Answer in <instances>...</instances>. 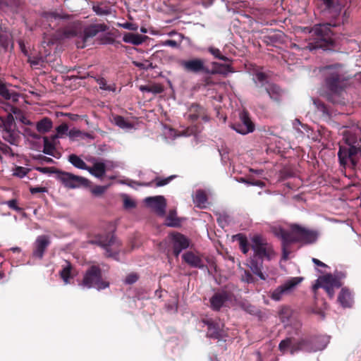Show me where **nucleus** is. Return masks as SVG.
Instances as JSON below:
<instances>
[{
  "label": "nucleus",
  "mask_w": 361,
  "mask_h": 361,
  "mask_svg": "<svg viewBox=\"0 0 361 361\" xmlns=\"http://www.w3.org/2000/svg\"><path fill=\"white\" fill-rule=\"evenodd\" d=\"M87 171L97 178H102L106 173V165L102 162H96L92 167L87 166Z\"/></svg>",
  "instance_id": "nucleus-27"
},
{
  "label": "nucleus",
  "mask_w": 361,
  "mask_h": 361,
  "mask_svg": "<svg viewBox=\"0 0 361 361\" xmlns=\"http://www.w3.org/2000/svg\"><path fill=\"white\" fill-rule=\"evenodd\" d=\"M305 341H308V346L312 348L311 350H305L306 352H316L317 350H322L324 349L329 343V338L324 336H312L309 338H305Z\"/></svg>",
  "instance_id": "nucleus-22"
},
{
  "label": "nucleus",
  "mask_w": 361,
  "mask_h": 361,
  "mask_svg": "<svg viewBox=\"0 0 361 361\" xmlns=\"http://www.w3.org/2000/svg\"><path fill=\"white\" fill-rule=\"evenodd\" d=\"M32 158L35 160L39 161L40 163H43V162H45V163H53L54 162V160L51 158L47 157L44 156L42 154L35 155V156H33Z\"/></svg>",
  "instance_id": "nucleus-52"
},
{
  "label": "nucleus",
  "mask_w": 361,
  "mask_h": 361,
  "mask_svg": "<svg viewBox=\"0 0 361 361\" xmlns=\"http://www.w3.org/2000/svg\"><path fill=\"white\" fill-rule=\"evenodd\" d=\"M102 44H114L116 48L119 47V46H122V44L118 41H116L114 38L109 37V36H105L103 38H102Z\"/></svg>",
  "instance_id": "nucleus-46"
},
{
  "label": "nucleus",
  "mask_w": 361,
  "mask_h": 361,
  "mask_svg": "<svg viewBox=\"0 0 361 361\" xmlns=\"http://www.w3.org/2000/svg\"><path fill=\"white\" fill-rule=\"evenodd\" d=\"M44 147H43V153L54 156V150L55 149L54 145L49 141L47 137H44Z\"/></svg>",
  "instance_id": "nucleus-39"
},
{
  "label": "nucleus",
  "mask_w": 361,
  "mask_h": 361,
  "mask_svg": "<svg viewBox=\"0 0 361 361\" xmlns=\"http://www.w3.org/2000/svg\"><path fill=\"white\" fill-rule=\"evenodd\" d=\"M183 260L190 267L202 269L207 268L201 256L192 251H188L182 255Z\"/></svg>",
  "instance_id": "nucleus-21"
},
{
  "label": "nucleus",
  "mask_w": 361,
  "mask_h": 361,
  "mask_svg": "<svg viewBox=\"0 0 361 361\" xmlns=\"http://www.w3.org/2000/svg\"><path fill=\"white\" fill-rule=\"evenodd\" d=\"M343 128L342 142L338 152L339 163L345 168L349 161L351 168L355 169L361 158V128L357 126Z\"/></svg>",
  "instance_id": "nucleus-2"
},
{
  "label": "nucleus",
  "mask_w": 361,
  "mask_h": 361,
  "mask_svg": "<svg viewBox=\"0 0 361 361\" xmlns=\"http://www.w3.org/2000/svg\"><path fill=\"white\" fill-rule=\"evenodd\" d=\"M280 316L282 318L285 317L288 318L289 316V309L286 307L281 309V310L280 311Z\"/></svg>",
  "instance_id": "nucleus-64"
},
{
  "label": "nucleus",
  "mask_w": 361,
  "mask_h": 361,
  "mask_svg": "<svg viewBox=\"0 0 361 361\" xmlns=\"http://www.w3.org/2000/svg\"><path fill=\"white\" fill-rule=\"evenodd\" d=\"M123 207L126 209H131L135 207V203L133 200L128 197H126L123 200Z\"/></svg>",
  "instance_id": "nucleus-59"
},
{
  "label": "nucleus",
  "mask_w": 361,
  "mask_h": 361,
  "mask_svg": "<svg viewBox=\"0 0 361 361\" xmlns=\"http://www.w3.org/2000/svg\"><path fill=\"white\" fill-rule=\"evenodd\" d=\"M202 322L207 326V336L214 339H220L222 336L221 330L218 323L212 319H203Z\"/></svg>",
  "instance_id": "nucleus-23"
},
{
  "label": "nucleus",
  "mask_w": 361,
  "mask_h": 361,
  "mask_svg": "<svg viewBox=\"0 0 361 361\" xmlns=\"http://www.w3.org/2000/svg\"><path fill=\"white\" fill-rule=\"evenodd\" d=\"M252 80L255 87V95L257 97L262 96L265 92L272 101L281 103L283 92L279 85L269 82L266 73L257 71L253 75Z\"/></svg>",
  "instance_id": "nucleus-5"
},
{
  "label": "nucleus",
  "mask_w": 361,
  "mask_h": 361,
  "mask_svg": "<svg viewBox=\"0 0 361 361\" xmlns=\"http://www.w3.org/2000/svg\"><path fill=\"white\" fill-rule=\"evenodd\" d=\"M1 6L13 8L16 6V0H0Z\"/></svg>",
  "instance_id": "nucleus-61"
},
{
  "label": "nucleus",
  "mask_w": 361,
  "mask_h": 361,
  "mask_svg": "<svg viewBox=\"0 0 361 361\" xmlns=\"http://www.w3.org/2000/svg\"><path fill=\"white\" fill-rule=\"evenodd\" d=\"M274 235L281 239L282 247V259L287 260L290 253V246L293 243L310 245L314 243L319 236L315 230H310L298 224H293L290 226V230L283 228H275Z\"/></svg>",
  "instance_id": "nucleus-3"
},
{
  "label": "nucleus",
  "mask_w": 361,
  "mask_h": 361,
  "mask_svg": "<svg viewBox=\"0 0 361 361\" xmlns=\"http://www.w3.org/2000/svg\"><path fill=\"white\" fill-rule=\"evenodd\" d=\"M90 243L97 245L103 247L108 257H115L120 250L121 243L113 234H107L104 236H97L94 240H90Z\"/></svg>",
  "instance_id": "nucleus-7"
},
{
  "label": "nucleus",
  "mask_w": 361,
  "mask_h": 361,
  "mask_svg": "<svg viewBox=\"0 0 361 361\" xmlns=\"http://www.w3.org/2000/svg\"><path fill=\"white\" fill-rule=\"evenodd\" d=\"M176 176H171L166 178H160L157 177L152 182L146 183L145 185L150 186L152 185V183L154 182L156 187H161L169 183L170 181L172 180Z\"/></svg>",
  "instance_id": "nucleus-38"
},
{
  "label": "nucleus",
  "mask_w": 361,
  "mask_h": 361,
  "mask_svg": "<svg viewBox=\"0 0 361 361\" xmlns=\"http://www.w3.org/2000/svg\"><path fill=\"white\" fill-rule=\"evenodd\" d=\"M7 205L13 210L19 212L21 209L18 206L17 200L15 199L10 200L7 202Z\"/></svg>",
  "instance_id": "nucleus-57"
},
{
  "label": "nucleus",
  "mask_w": 361,
  "mask_h": 361,
  "mask_svg": "<svg viewBox=\"0 0 361 361\" xmlns=\"http://www.w3.org/2000/svg\"><path fill=\"white\" fill-rule=\"evenodd\" d=\"M164 90V86L159 83L150 84V92L157 94L163 92Z\"/></svg>",
  "instance_id": "nucleus-47"
},
{
  "label": "nucleus",
  "mask_w": 361,
  "mask_h": 361,
  "mask_svg": "<svg viewBox=\"0 0 361 361\" xmlns=\"http://www.w3.org/2000/svg\"><path fill=\"white\" fill-rule=\"evenodd\" d=\"M324 6V11H326L333 18L329 23L317 24L312 27H305L314 40L313 43H309L306 48L312 51L318 48L326 49L334 44V41L332 37L334 32L331 27L340 26L344 23L346 12L344 13L341 20L339 18L342 10V4L338 0H319Z\"/></svg>",
  "instance_id": "nucleus-1"
},
{
  "label": "nucleus",
  "mask_w": 361,
  "mask_h": 361,
  "mask_svg": "<svg viewBox=\"0 0 361 361\" xmlns=\"http://www.w3.org/2000/svg\"><path fill=\"white\" fill-rule=\"evenodd\" d=\"M0 152H1L4 154H11V156H13V150L12 149L7 145L6 144L3 143L0 141ZM0 158L1 159V156L0 155Z\"/></svg>",
  "instance_id": "nucleus-50"
},
{
  "label": "nucleus",
  "mask_w": 361,
  "mask_h": 361,
  "mask_svg": "<svg viewBox=\"0 0 361 361\" xmlns=\"http://www.w3.org/2000/svg\"><path fill=\"white\" fill-rule=\"evenodd\" d=\"M30 169L23 166H16L14 169L13 175L19 178H23L27 175Z\"/></svg>",
  "instance_id": "nucleus-45"
},
{
  "label": "nucleus",
  "mask_w": 361,
  "mask_h": 361,
  "mask_svg": "<svg viewBox=\"0 0 361 361\" xmlns=\"http://www.w3.org/2000/svg\"><path fill=\"white\" fill-rule=\"evenodd\" d=\"M137 280H138L137 274H136L135 273H132V274H128L126 276V278L125 279V283L127 284H133V283H135Z\"/></svg>",
  "instance_id": "nucleus-53"
},
{
  "label": "nucleus",
  "mask_w": 361,
  "mask_h": 361,
  "mask_svg": "<svg viewBox=\"0 0 361 361\" xmlns=\"http://www.w3.org/2000/svg\"><path fill=\"white\" fill-rule=\"evenodd\" d=\"M186 116L187 119L191 122H195L199 118H201L205 122L209 120V117L207 114L206 109L197 104H192L190 105L188 108Z\"/></svg>",
  "instance_id": "nucleus-18"
},
{
  "label": "nucleus",
  "mask_w": 361,
  "mask_h": 361,
  "mask_svg": "<svg viewBox=\"0 0 361 361\" xmlns=\"http://www.w3.org/2000/svg\"><path fill=\"white\" fill-rule=\"evenodd\" d=\"M36 128L40 133H47L52 128V121L50 118L44 117L37 123Z\"/></svg>",
  "instance_id": "nucleus-30"
},
{
  "label": "nucleus",
  "mask_w": 361,
  "mask_h": 361,
  "mask_svg": "<svg viewBox=\"0 0 361 361\" xmlns=\"http://www.w3.org/2000/svg\"><path fill=\"white\" fill-rule=\"evenodd\" d=\"M308 341L302 339L295 341L293 338H287L280 342L279 348L281 351H285L286 349L290 348V353L293 354L298 350H311L312 348L308 346Z\"/></svg>",
  "instance_id": "nucleus-14"
},
{
  "label": "nucleus",
  "mask_w": 361,
  "mask_h": 361,
  "mask_svg": "<svg viewBox=\"0 0 361 361\" xmlns=\"http://www.w3.org/2000/svg\"><path fill=\"white\" fill-rule=\"evenodd\" d=\"M0 96L4 99L8 100L10 99L11 95L9 90H8L6 84L0 79Z\"/></svg>",
  "instance_id": "nucleus-43"
},
{
  "label": "nucleus",
  "mask_w": 361,
  "mask_h": 361,
  "mask_svg": "<svg viewBox=\"0 0 361 361\" xmlns=\"http://www.w3.org/2000/svg\"><path fill=\"white\" fill-rule=\"evenodd\" d=\"M243 280L248 283L255 282V278L249 271H245V274L243 276Z\"/></svg>",
  "instance_id": "nucleus-55"
},
{
  "label": "nucleus",
  "mask_w": 361,
  "mask_h": 361,
  "mask_svg": "<svg viewBox=\"0 0 361 361\" xmlns=\"http://www.w3.org/2000/svg\"><path fill=\"white\" fill-rule=\"evenodd\" d=\"M232 129L242 135L252 133L255 129V123L252 121L249 113L243 110L239 114V121L231 125Z\"/></svg>",
  "instance_id": "nucleus-11"
},
{
  "label": "nucleus",
  "mask_w": 361,
  "mask_h": 361,
  "mask_svg": "<svg viewBox=\"0 0 361 361\" xmlns=\"http://www.w3.org/2000/svg\"><path fill=\"white\" fill-rule=\"evenodd\" d=\"M105 190H106V187L98 185V186H96L94 188H92V192L94 195L99 196V195H101L102 194H103Z\"/></svg>",
  "instance_id": "nucleus-60"
},
{
  "label": "nucleus",
  "mask_w": 361,
  "mask_h": 361,
  "mask_svg": "<svg viewBox=\"0 0 361 361\" xmlns=\"http://www.w3.org/2000/svg\"><path fill=\"white\" fill-rule=\"evenodd\" d=\"M27 62L30 64L31 66H42L44 63V59L42 56H29L27 59Z\"/></svg>",
  "instance_id": "nucleus-44"
},
{
  "label": "nucleus",
  "mask_w": 361,
  "mask_h": 361,
  "mask_svg": "<svg viewBox=\"0 0 361 361\" xmlns=\"http://www.w3.org/2000/svg\"><path fill=\"white\" fill-rule=\"evenodd\" d=\"M92 9L99 16H106L111 13L110 8L108 6L96 5L93 6Z\"/></svg>",
  "instance_id": "nucleus-41"
},
{
  "label": "nucleus",
  "mask_w": 361,
  "mask_h": 361,
  "mask_svg": "<svg viewBox=\"0 0 361 361\" xmlns=\"http://www.w3.org/2000/svg\"><path fill=\"white\" fill-rule=\"evenodd\" d=\"M30 192L32 195L40 192H47V188L45 187H30Z\"/></svg>",
  "instance_id": "nucleus-58"
},
{
  "label": "nucleus",
  "mask_w": 361,
  "mask_h": 361,
  "mask_svg": "<svg viewBox=\"0 0 361 361\" xmlns=\"http://www.w3.org/2000/svg\"><path fill=\"white\" fill-rule=\"evenodd\" d=\"M240 307L245 312L250 314H255L257 313V308L247 301H241Z\"/></svg>",
  "instance_id": "nucleus-40"
},
{
  "label": "nucleus",
  "mask_w": 361,
  "mask_h": 361,
  "mask_svg": "<svg viewBox=\"0 0 361 361\" xmlns=\"http://www.w3.org/2000/svg\"><path fill=\"white\" fill-rule=\"evenodd\" d=\"M169 238L171 240L173 252L176 257H178L181 251L190 245L189 239L180 233L171 232Z\"/></svg>",
  "instance_id": "nucleus-15"
},
{
  "label": "nucleus",
  "mask_w": 361,
  "mask_h": 361,
  "mask_svg": "<svg viewBox=\"0 0 361 361\" xmlns=\"http://www.w3.org/2000/svg\"><path fill=\"white\" fill-rule=\"evenodd\" d=\"M66 265L63 267V269L60 271V276L66 284L69 283V279L73 278L72 269L73 267L68 262H66Z\"/></svg>",
  "instance_id": "nucleus-33"
},
{
  "label": "nucleus",
  "mask_w": 361,
  "mask_h": 361,
  "mask_svg": "<svg viewBox=\"0 0 361 361\" xmlns=\"http://www.w3.org/2000/svg\"><path fill=\"white\" fill-rule=\"evenodd\" d=\"M342 283L340 279L331 274L320 276L312 287L313 292L316 293L318 288H322L328 294L330 298L334 296V288L341 287Z\"/></svg>",
  "instance_id": "nucleus-9"
},
{
  "label": "nucleus",
  "mask_w": 361,
  "mask_h": 361,
  "mask_svg": "<svg viewBox=\"0 0 361 361\" xmlns=\"http://www.w3.org/2000/svg\"><path fill=\"white\" fill-rule=\"evenodd\" d=\"M166 225L170 227H178L180 225V220L176 216L175 210H170L166 217Z\"/></svg>",
  "instance_id": "nucleus-35"
},
{
  "label": "nucleus",
  "mask_w": 361,
  "mask_h": 361,
  "mask_svg": "<svg viewBox=\"0 0 361 361\" xmlns=\"http://www.w3.org/2000/svg\"><path fill=\"white\" fill-rule=\"evenodd\" d=\"M51 241L47 235H42L37 238L32 252V256L34 257L42 259L47 248L50 245Z\"/></svg>",
  "instance_id": "nucleus-19"
},
{
  "label": "nucleus",
  "mask_w": 361,
  "mask_h": 361,
  "mask_svg": "<svg viewBox=\"0 0 361 361\" xmlns=\"http://www.w3.org/2000/svg\"><path fill=\"white\" fill-rule=\"evenodd\" d=\"M179 65L187 73L207 74V72H209V68L205 66L204 61L200 58L180 60Z\"/></svg>",
  "instance_id": "nucleus-13"
},
{
  "label": "nucleus",
  "mask_w": 361,
  "mask_h": 361,
  "mask_svg": "<svg viewBox=\"0 0 361 361\" xmlns=\"http://www.w3.org/2000/svg\"><path fill=\"white\" fill-rule=\"evenodd\" d=\"M235 239L239 243V247L243 254H247L250 250V243H249L247 237L241 233L235 235Z\"/></svg>",
  "instance_id": "nucleus-32"
},
{
  "label": "nucleus",
  "mask_w": 361,
  "mask_h": 361,
  "mask_svg": "<svg viewBox=\"0 0 361 361\" xmlns=\"http://www.w3.org/2000/svg\"><path fill=\"white\" fill-rule=\"evenodd\" d=\"M121 27L128 29L129 30L136 31L137 30V25L131 23L126 22L122 25Z\"/></svg>",
  "instance_id": "nucleus-62"
},
{
  "label": "nucleus",
  "mask_w": 361,
  "mask_h": 361,
  "mask_svg": "<svg viewBox=\"0 0 361 361\" xmlns=\"http://www.w3.org/2000/svg\"><path fill=\"white\" fill-rule=\"evenodd\" d=\"M213 68L209 69L207 72V75L221 74L226 75L228 73L231 72V67L227 64H222L217 62L212 63Z\"/></svg>",
  "instance_id": "nucleus-26"
},
{
  "label": "nucleus",
  "mask_w": 361,
  "mask_h": 361,
  "mask_svg": "<svg viewBox=\"0 0 361 361\" xmlns=\"http://www.w3.org/2000/svg\"><path fill=\"white\" fill-rule=\"evenodd\" d=\"M324 85L330 92L328 99L334 104H344L341 96L349 85L350 78L341 64L325 66L323 69Z\"/></svg>",
  "instance_id": "nucleus-4"
},
{
  "label": "nucleus",
  "mask_w": 361,
  "mask_h": 361,
  "mask_svg": "<svg viewBox=\"0 0 361 361\" xmlns=\"http://www.w3.org/2000/svg\"><path fill=\"white\" fill-rule=\"evenodd\" d=\"M18 44H19V47H20V49L21 51L25 56H27L28 54V52H27V50L26 49V47H25V45L23 41V40H19L18 41Z\"/></svg>",
  "instance_id": "nucleus-63"
},
{
  "label": "nucleus",
  "mask_w": 361,
  "mask_h": 361,
  "mask_svg": "<svg viewBox=\"0 0 361 361\" xmlns=\"http://www.w3.org/2000/svg\"><path fill=\"white\" fill-rule=\"evenodd\" d=\"M115 124L123 129H130L133 127V125L129 121H126L124 117L121 116H116L114 117Z\"/></svg>",
  "instance_id": "nucleus-36"
},
{
  "label": "nucleus",
  "mask_w": 361,
  "mask_h": 361,
  "mask_svg": "<svg viewBox=\"0 0 361 361\" xmlns=\"http://www.w3.org/2000/svg\"><path fill=\"white\" fill-rule=\"evenodd\" d=\"M56 178L68 188H76L79 187H88L90 180L82 176L74 175L71 173L57 171Z\"/></svg>",
  "instance_id": "nucleus-10"
},
{
  "label": "nucleus",
  "mask_w": 361,
  "mask_h": 361,
  "mask_svg": "<svg viewBox=\"0 0 361 361\" xmlns=\"http://www.w3.org/2000/svg\"><path fill=\"white\" fill-rule=\"evenodd\" d=\"M82 285L87 288L94 287L98 290L109 286V283L102 281V270L96 265L91 266L85 272Z\"/></svg>",
  "instance_id": "nucleus-8"
},
{
  "label": "nucleus",
  "mask_w": 361,
  "mask_h": 361,
  "mask_svg": "<svg viewBox=\"0 0 361 361\" xmlns=\"http://www.w3.org/2000/svg\"><path fill=\"white\" fill-rule=\"evenodd\" d=\"M231 297L232 294L226 290L215 293L209 300L211 308L215 311L220 310L222 307L226 306L227 302L231 300Z\"/></svg>",
  "instance_id": "nucleus-17"
},
{
  "label": "nucleus",
  "mask_w": 361,
  "mask_h": 361,
  "mask_svg": "<svg viewBox=\"0 0 361 361\" xmlns=\"http://www.w3.org/2000/svg\"><path fill=\"white\" fill-rule=\"evenodd\" d=\"M303 277H292L287 280L283 284L277 287L271 294V298L274 300L279 301L281 300L283 295L290 293L298 284L303 281Z\"/></svg>",
  "instance_id": "nucleus-12"
},
{
  "label": "nucleus",
  "mask_w": 361,
  "mask_h": 361,
  "mask_svg": "<svg viewBox=\"0 0 361 361\" xmlns=\"http://www.w3.org/2000/svg\"><path fill=\"white\" fill-rule=\"evenodd\" d=\"M97 83L99 85V88L103 90L114 92L116 86L114 84L108 85L106 80L102 77L95 78Z\"/></svg>",
  "instance_id": "nucleus-37"
},
{
  "label": "nucleus",
  "mask_w": 361,
  "mask_h": 361,
  "mask_svg": "<svg viewBox=\"0 0 361 361\" xmlns=\"http://www.w3.org/2000/svg\"><path fill=\"white\" fill-rule=\"evenodd\" d=\"M82 131H81L78 129L73 128L68 131V136L71 138H78V137L82 138Z\"/></svg>",
  "instance_id": "nucleus-54"
},
{
  "label": "nucleus",
  "mask_w": 361,
  "mask_h": 361,
  "mask_svg": "<svg viewBox=\"0 0 361 361\" xmlns=\"http://www.w3.org/2000/svg\"><path fill=\"white\" fill-rule=\"evenodd\" d=\"M209 52L212 54L216 59H220L224 61H228V58L222 55L220 50L215 47H209L208 49Z\"/></svg>",
  "instance_id": "nucleus-42"
},
{
  "label": "nucleus",
  "mask_w": 361,
  "mask_h": 361,
  "mask_svg": "<svg viewBox=\"0 0 361 361\" xmlns=\"http://www.w3.org/2000/svg\"><path fill=\"white\" fill-rule=\"evenodd\" d=\"M107 26L105 24H92L85 28L82 34V42H77L78 48H84L90 38L96 36L99 32L106 31Z\"/></svg>",
  "instance_id": "nucleus-16"
},
{
  "label": "nucleus",
  "mask_w": 361,
  "mask_h": 361,
  "mask_svg": "<svg viewBox=\"0 0 361 361\" xmlns=\"http://www.w3.org/2000/svg\"><path fill=\"white\" fill-rule=\"evenodd\" d=\"M250 247L254 252L253 257L263 260H271L276 256L273 246L261 235H255L250 239Z\"/></svg>",
  "instance_id": "nucleus-6"
},
{
  "label": "nucleus",
  "mask_w": 361,
  "mask_h": 361,
  "mask_svg": "<svg viewBox=\"0 0 361 361\" xmlns=\"http://www.w3.org/2000/svg\"><path fill=\"white\" fill-rule=\"evenodd\" d=\"M146 204L155 212L163 216L166 207V199L163 196L149 197L145 199Z\"/></svg>",
  "instance_id": "nucleus-20"
},
{
  "label": "nucleus",
  "mask_w": 361,
  "mask_h": 361,
  "mask_svg": "<svg viewBox=\"0 0 361 361\" xmlns=\"http://www.w3.org/2000/svg\"><path fill=\"white\" fill-rule=\"evenodd\" d=\"M35 169L37 171H39L42 173H56L57 175V171H59V169H56L53 167H36Z\"/></svg>",
  "instance_id": "nucleus-49"
},
{
  "label": "nucleus",
  "mask_w": 361,
  "mask_h": 361,
  "mask_svg": "<svg viewBox=\"0 0 361 361\" xmlns=\"http://www.w3.org/2000/svg\"><path fill=\"white\" fill-rule=\"evenodd\" d=\"M314 104L317 106V109L319 111H322L324 114L328 113V110L326 105L320 100H314Z\"/></svg>",
  "instance_id": "nucleus-56"
},
{
  "label": "nucleus",
  "mask_w": 361,
  "mask_h": 361,
  "mask_svg": "<svg viewBox=\"0 0 361 361\" xmlns=\"http://www.w3.org/2000/svg\"><path fill=\"white\" fill-rule=\"evenodd\" d=\"M243 183H246L251 185L259 186L260 188H263L265 185V183L260 180H255L253 178H248L247 180L243 179Z\"/></svg>",
  "instance_id": "nucleus-48"
},
{
  "label": "nucleus",
  "mask_w": 361,
  "mask_h": 361,
  "mask_svg": "<svg viewBox=\"0 0 361 361\" xmlns=\"http://www.w3.org/2000/svg\"><path fill=\"white\" fill-rule=\"evenodd\" d=\"M262 264L263 260L259 259L257 257H252L250 261V268L252 273L259 276L260 279L266 280V276L262 271Z\"/></svg>",
  "instance_id": "nucleus-25"
},
{
  "label": "nucleus",
  "mask_w": 361,
  "mask_h": 361,
  "mask_svg": "<svg viewBox=\"0 0 361 361\" xmlns=\"http://www.w3.org/2000/svg\"><path fill=\"white\" fill-rule=\"evenodd\" d=\"M147 38L146 35L138 33L127 32L123 37V41L126 43H130L133 45L142 44Z\"/></svg>",
  "instance_id": "nucleus-24"
},
{
  "label": "nucleus",
  "mask_w": 361,
  "mask_h": 361,
  "mask_svg": "<svg viewBox=\"0 0 361 361\" xmlns=\"http://www.w3.org/2000/svg\"><path fill=\"white\" fill-rule=\"evenodd\" d=\"M68 160L73 166L77 169L83 170H87V165L86 163L80 157L75 154H70L68 156Z\"/></svg>",
  "instance_id": "nucleus-31"
},
{
  "label": "nucleus",
  "mask_w": 361,
  "mask_h": 361,
  "mask_svg": "<svg viewBox=\"0 0 361 361\" xmlns=\"http://www.w3.org/2000/svg\"><path fill=\"white\" fill-rule=\"evenodd\" d=\"M10 44L11 48L13 49V43L11 35L0 29V47L6 51Z\"/></svg>",
  "instance_id": "nucleus-29"
},
{
  "label": "nucleus",
  "mask_w": 361,
  "mask_h": 361,
  "mask_svg": "<svg viewBox=\"0 0 361 361\" xmlns=\"http://www.w3.org/2000/svg\"><path fill=\"white\" fill-rule=\"evenodd\" d=\"M338 301L343 307L350 306L352 302L351 294L347 288H343L341 289L338 297Z\"/></svg>",
  "instance_id": "nucleus-28"
},
{
  "label": "nucleus",
  "mask_w": 361,
  "mask_h": 361,
  "mask_svg": "<svg viewBox=\"0 0 361 361\" xmlns=\"http://www.w3.org/2000/svg\"><path fill=\"white\" fill-rule=\"evenodd\" d=\"M56 130L59 136H62L67 134L68 126L66 123H62L56 128Z\"/></svg>",
  "instance_id": "nucleus-51"
},
{
  "label": "nucleus",
  "mask_w": 361,
  "mask_h": 361,
  "mask_svg": "<svg viewBox=\"0 0 361 361\" xmlns=\"http://www.w3.org/2000/svg\"><path fill=\"white\" fill-rule=\"evenodd\" d=\"M207 201V197L205 192L202 190H197L194 198V202L196 206L200 208L205 207Z\"/></svg>",
  "instance_id": "nucleus-34"
}]
</instances>
